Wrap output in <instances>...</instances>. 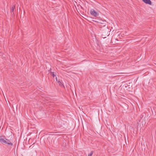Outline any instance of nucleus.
I'll return each instance as SVG.
<instances>
[{
    "label": "nucleus",
    "instance_id": "f257e3e1",
    "mask_svg": "<svg viewBox=\"0 0 156 156\" xmlns=\"http://www.w3.org/2000/svg\"><path fill=\"white\" fill-rule=\"evenodd\" d=\"M2 143L7 144L9 146H12L13 144L9 140L6 139H3Z\"/></svg>",
    "mask_w": 156,
    "mask_h": 156
},
{
    "label": "nucleus",
    "instance_id": "f03ea898",
    "mask_svg": "<svg viewBox=\"0 0 156 156\" xmlns=\"http://www.w3.org/2000/svg\"><path fill=\"white\" fill-rule=\"evenodd\" d=\"M90 14L94 16H98V13L94 9H92L90 11Z\"/></svg>",
    "mask_w": 156,
    "mask_h": 156
},
{
    "label": "nucleus",
    "instance_id": "7ed1b4c3",
    "mask_svg": "<svg viewBox=\"0 0 156 156\" xmlns=\"http://www.w3.org/2000/svg\"><path fill=\"white\" fill-rule=\"evenodd\" d=\"M143 2L147 4H148L150 5L151 4V2L150 0H142Z\"/></svg>",
    "mask_w": 156,
    "mask_h": 156
},
{
    "label": "nucleus",
    "instance_id": "20e7f679",
    "mask_svg": "<svg viewBox=\"0 0 156 156\" xmlns=\"http://www.w3.org/2000/svg\"><path fill=\"white\" fill-rule=\"evenodd\" d=\"M56 80L57 81H58V82L60 86H63V84L59 80L58 81L57 79V78H56Z\"/></svg>",
    "mask_w": 156,
    "mask_h": 156
},
{
    "label": "nucleus",
    "instance_id": "39448f33",
    "mask_svg": "<svg viewBox=\"0 0 156 156\" xmlns=\"http://www.w3.org/2000/svg\"><path fill=\"white\" fill-rule=\"evenodd\" d=\"M93 154V151H91L90 152V153L88 154V156H92Z\"/></svg>",
    "mask_w": 156,
    "mask_h": 156
},
{
    "label": "nucleus",
    "instance_id": "423d86ee",
    "mask_svg": "<svg viewBox=\"0 0 156 156\" xmlns=\"http://www.w3.org/2000/svg\"><path fill=\"white\" fill-rule=\"evenodd\" d=\"M2 136H0V142H2L3 140V139L2 138Z\"/></svg>",
    "mask_w": 156,
    "mask_h": 156
},
{
    "label": "nucleus",
    "instance_id": "0eeeda50",
    "mask_svg": "<svg viewBox=\"0 0 156 156\" xmlns=\"http://www.w3.org/2000/svg\"><path fill=\"white\" fill-rule=\"evenodd\" d=\"M15 8V6H12V9H11V12H13L14 11V8Z\"/></svg>",
    "mask_w": 156,
    "mask_h": 156
},
{
    "label": "nucleus",
    "instance_id": "6e6552de",
    "mask_svg": "<svg viewBox=\"0 0 156 156\" xmlns=\"http://www.w3.org/2000/svg\"><path fill=\"white\" fill-rule=\"evenodd\" d=\"M51 75L53 76V77H54L55 76L54 72H51Z\"/></svg>",
    "mask_w": 156,
    "mask_h": 156
}]
</instances>
